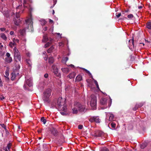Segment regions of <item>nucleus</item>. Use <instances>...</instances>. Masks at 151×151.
<instances>
[{"label": "nucleus", "instance_id": "nucleus-17", "mask_svg": "<svg viewBox=\"0 0 151 151\" xmlns=\"http://www.w3.org/2000/svg\"><path fill=\"white\" fill-rule=\"evenodd\" d=\"M76 76L75 73L73 72L70 73L68 76V77L69 78H74Z\"/></svg>", "mask_w": 151, "mask_h": 151}, {"label": "nucleus", "instance_id": "nucleus-1", "mask_svg": "<svg viewBox=\"0 0 151 151\" xmlns=\"http://www.w3.org/2000/svg\"><path fill=\"white\" fill-rule=\"evenodd\" d=\"M53 105L60 111L61 114L63 115L67 114V109L65 104V100L63 99L61 97H59L55 103H53Z\"/></svg>", "mask_w": 151, "mask_h": 151}, {"label": "nucleus", "instance_id": "nucleus-55", "mask_svg": "<svg viewBox=\"0 0 151 151\" xmlns=\"http://www.w3.org/2000/svg\"><path fill=\"white\" fill-rule=\"evenodd\" d=\"M46 146L47 145L46 144H44L43 145V148L45 150L46 149Z\"/></svg>", "mask_w": 151, "mask_h": 151}, {"label": "nucleus", "instance_id": "nucleus-48", "mask_svg": "<svg viewBox=\"0 0 151 151\" xmlns=\"http://www.w3.org/2000/svg\"><path fill=\"white\" fill-rule=\"evenodd\" d=\"M5 74L6 76H8L9 75V71L6 70L5 72Z\"/></svg>", "mask_w": 151, "mask_h": 151}, {"label": "nucleus", "instance_id": "nucleus-7", "mask_svg": "<svg viewBox=\"0 0 151 151\" xmlns=\"http://www.w3.org/2000/svg\"><path fill=\"white\" fill-rule=\"evenodd\" d=\"M52 72L57 77L60 78L61 76V74L59 72V70L57 68V65L55 64H53L52 66Z\"/></svg>", "mask_w": 151, "mask_h": 151}, {"label": "nucleus", "instance_id": "nucleus-19", "mask_svg": "<svg viewBox=\"0 0 151 151\" xmlns=\"http://www.w3.org/2000/svg\"><path fill=\"white\" fill-rule=\"evenodd\" d=\"M54 61V59L52 57H51L49 58L48 62L50 64H52Z\"/></svg>", "mask_w": 151, "mask_h": 151}, {"label": "nucleus", "instance_id": "nucleus-46", "mask_svg": "<svg viewBox=\"0 0 151 151\" xmlns=\"http://www.w3.org/2000/svg\"><path fill=\"white\" fill-rule=\"evenodd\" d=\"M127 17L129 18H132L133 17V16L132 14H130L128 15Z\"/></svg>", "mask_w": 151, "mask_h": 151}, {"label": "nucleus", "instance_id": "nucleus-23", "mask_svg": "<svg viewBox=\"0 0 151 151\" xmlns=\"http://www.w3.org/2000/svg\"><path fill=\"white\" fill-rule=\"evenodd\" d=\"M129 47L132 46H133V47H134V40L133 39L129 40Z\"/></svg>", "mask_w": 151, "mask_h": 151}, {"label": "nucleus", "instance_id": "nucleus-3", "mask_svg": "<svg viewBox=\"0 0 151 151\" xmlns=\"http://www.w3.org/2000/svg\"><path fill=\"white\" fill-rule=\"evenodd\" d=\"M22 7V5H19L16 8V19L15 18L14 19V24L17 25H19L21 22V20L19 18V14L22 13L23 11Z\"/></svg>", "mask_w": 151, "mask_h": 151}, {"label": "nucleus", "instance_id": "nucleus-41", "mask_svg": "<svg viewBox=\"0 0 151 151\" xmlns=\"http://www.w3.org/2000/svg\"><path fill=\"white\" fill-rule=\"evenodd\" d=\"M111 125L112 128H115L116 127V124L114 122H112L111 123Z\"/></svg>", "mask_w": 151, "mask_h": 151}, {"label": "nucleus", "instance_id": "nucleus-34", "mask_svg": "<svg viewBox=\"0 0 151 151\" xmlns=\"http://www.w3.org/2000/svg\"><path fill=\"white\" fill-rule=\"evenodd\" d=\"M41 121L44 124H45L46 122V120L44 117H42L41 119Z\"/></svg>", "mask_w": 151, "mask_h": 151}, {"label": "nucleus", "instance_id": "nucleus-49", "mask_svg": "<svg viewBox=\"0 0 151 151\" xmlns=\"http://www.w3.org/2000/svg\"><path fill=\"white\" fill-rule=\"evenodd\" d=\"M11 147V144L10 143H9L7 145V148L9 150Z\"/></svg>", "mask_w": 151, "mask_h": 151}, {"label": "nucleus", "instance_id": "nucleus-44", "mask_svg": "<svg viewBox=\"0 0 151 151\" xmlns=\"http://www.w3.org/2000/svg\"><path fill=\"white\" fill-rule=\"evenodd\" d=\"M13 41L15 43L16 42L19 43V40L18 39H16L15 38H14L13 39Z\"/></svg>", "mask_w": 151, "mask_h": 151}, {"label": "nucleus", "instance_id": "nucleus-5", "mask_svg": "<svg viewBox=\"0 0 151 151\" xmlns=\"http://www.w3.org/2000/svg\"><path fill=\"white\" fill-rule=\"evenodd\" d=\"M90 106L93 109L96 108V98L94 95H91L90 97Z\"/></svg>", "mask_w": 151, "mask_h": 151}, {"label": "nucleus", "instance_id": "nucleus-62", "mask_svg": "<svg viewBox=\"0 0 151 151\" xmlns=\"http://www.w3.org/2000/svg\"><path fill=\"white\" fill-rule=\"evenodd\" d=\"M3 47V45H2L1 43L0 42V48L1 49Z\"/></svg>", "mask_w": 151, "mask_h": 151}, {"label": "nucleus", "instance_id": "nucleus-27", "mask_svg": "<svg viewBox=\"0 0 151 151\" xmlns=\"http://www.w3.org/2000/svg\"><path fill=\"white\" fill-rule=\"evenodd\" d=\"M25 30L24 29H20L19 30V32L20 35H22L24 36L25 34Z\"/></svg>", "mask_w": 151, "mask_h": 151}, {"label": "nucleus", "instance_id": "nucleus-39", "mask_svg": "<svg viewBox=\"0 0 151 151\" xmlns=\"http://www.w3.org/2000/svg\"><path fill=\"white\" fill-rule=\"evenodd\" d=\"M15 78V76L14 73H12V76L11 78V79L12 81L14 80Z\"/></svg>", "mask_w": 151, "mask_h": 151}, {"label": "nucleus", "instance_id": "nucleus-61", "mask_svg": "<svg viewBox=\"0 0 151 151\" xmlns=\"http://www.w3.org/2000/svg\"><path fill=\"white\" fill-rule=\"evenodd\" d=\"M94 82L95 84V85H98V83L96 81L94 80Z\"/></svg>", "mask_w": 151, "mask_h": 151}, {"label": "nucleus", "instance_id": "nucleus-33", "mask_svg": "<svg viewBox=\"0 0 151 151\" xmlns=\"http://www.w3.org/2000/svg\"><path fill=\"white\" fill-rule=\"evenodd\" d=\"M54 47L53 46H51L47 50V52L48 53H51L52 50L54 49Z\"/></svg>", "mask_w": 151, "mask_h": 151}, {"label": "nucleus", "instance_id": "nucleus-53", "mask_svg": "<svg viewBox=\"0 0 151 151\" xmlns=\"http://www.w3.org/2000/svg\"><path fill=\"white\" fill-rule=\"evenodd\" d=\"M83 126L82 125H80L78 126V128L79 129H82L83 128Z\"/></svg>", "mask_w": 151, "mask_h": 151}, {"label": "nucleus", "instance_id": "nucleus-26", "mask_svg": "<svg viewBox=\"0 0 151 151\" xmlns=\"http://www.w3.org/2000/svg\"><path fill=\"white\" fill-rule=\"evenodd\" d=\"M48 40V38L46 35H44L43 36L42 42H46Z\"/></svg>", "mask_w": 151, "mask_h": 151}, {"label": "nucleus", "instance_id": "nucleus-60", "mask_svg": "<svg viewBox=\"0 0 151 151\" xmlns=\"http://www.w3.org/2000/svg\"><path fill=\"white\" fill-rule=\"evenodd\" d=\"M14 32L13 31H11L10 32V35H14Z\"/></svg>", "mask_w": 151, "mask_h": 151}, {"label": "nucleus", "instance_id": "nucleus-16", "mask_svg": "<svg viewBox=\"0 0 151 151\" xmlns=\"http://www.w3.org/2000/svg\"><path fill=\"white\" fill-rule=\"evenodd\" d=\"M82 79V76L80 75H79L77 76L76 79V81L79 82L81 81Z\"/></svg>", "mask_w": 151, "mask_h": 151}, {"label": "nucleus", "instance_id": "nucleus-12", "mask_svg": "<svg viewBox=\"0 0 151 151\" xmlns=\"http://www.w3.org/2000/svg\"><path fill=\"white\" fill-rule=\"evenodd\" d=\"M32 20L31 17H30L25 20L26 23L28 24L29 26H30L31 27H32L33 22Z\"/></svg>", "mask_w": 151, "mask_h": 151}, {"label": "nucleus", "instance_id": "nucleus-47", "mask_svg": "<svg viewBox=\"0 0 151 151\" xmlns=\"http://www.w3.org/2000/svg\"><path fill=\"white\" fill-rule=\"evenodd\" d=\"M137 104L138 106V107L139 108V107H140L141 106H143V104L142 103H139V104Z\"/></svg>", "mask_w": 151, "mask_h": 151}, {"label": "nucleus", "instance_id": "nucleus-36", "mask_svg": "<svg viewBox=\"0 0 151 151\" xmlns=\"http://www.w3.org/2000/svg\"><path fill=\"white\" fill-rule=\"evenodd\" d=\"M26 41V39L24 37H23L22 39V43L25 45Z\"/></svg>", "mask_w": 151, "mask_h": 151}, {"label": "nucleus", "instance_id": "nucleus-22", "mask_svg": "<svg viewBox=\"0 0 151 151\" xmlns=\"http://www.w3.org/2000/svg\"><path fill=\"white\" fill-rule=\"evenodd\" d=\"M9 46L11 47L12 48H13V47H16V43L13 41V42H10L9 44Z\"/></svg>", "mask_w": 151, "mask_h": 151}, {"label": "nucleus", "instance_id": "nucleus-14", "mask_svg": "<svg viewBox=\"0 0 151 151\" xmlns=\"http://www.w3.org/2000/svg\"><path fill=\"white\" fill-rule=\"evenodd\" d=\"M107 103V99L106 98H102L100 100V103L101 105H106Z\"/></svg>", "mask_w": 151, "mask_h": 151}, {"label": "nucleus", "instance_id": "nucleus-15", "mask_svg": "<svg viewBox=\"0 0 151 151\" xmlns=\"http://www.w3.org/2000/svg\"><path fill=\"white\" fill-rule=\"evenodd\" d=\"M51 134L54 136H56L57 135L58 132L53 127H52L50 129Z\"/></svg>", "mask_w": 151, "mask_h": 151}, {"label": "nucleus", "instance_id": "nucleus-35", "mask_svg": "<svg viewBox=\"0 0 151 151\" xmlns=\"http://www.w3.org/2000/svg\"><path fill=\"white\" fill-rule=\"evenodd\" d=\"M40 22H41V24L42 26L45 25L46 23V21L44 19H41Z\"/></svg>", "mask_w": 151, "mask_h": 151}, {"label": "nucleus", "instance_id": "nucleus-64", "mask_svg": "<svg viewBox=\"0 0 151 151\" xmlns=\"http://www.w3.org/2000/svg\"><path fill=\"white\" fill-rule=\"evenodd\" d=\"M43 30L45 31H46L47 30V27H45L44 28H43Z\"/></svg>", "mask_w": 151, "mask_h": 151}, {"label": "nucleus", "instance_id": "nucleus-9", "mask_svg": "<svg viewBox=\"0 0 151 151\" xmlns=\"http://www.w3.org/2000/svg\"><path fill=\"white\" fill-rule=\"evenodd\" d=\"M89 121L91 122H95L96 123H100L101 121V120L99 118V116H93L90 117L89 119Z\"/></svg>", "mask_w": 151, "mask_h": 151}, {"label": "nucleus", "instance_id": "nucleus-2", "mask_svg": "<svg viewBox=\"0 0 151 151\" xmlns=\"http://www.w3.org/2000/svg\"><path fill=\"white\" fill-rule=\"evenodd\" d=\"M85 106L84 105L81 104L80 103H75L74 104L73 108L72 109V113L74 114H76L78 111L81 112L84 111L85 110Z\"/></svg>", "mask_w": 151, "mask_h": 151}, {"label": "nucleus", "instance_id": "nucleus-21", "mask_svg": "<svg viewBox=\"0 0 151 151\" xmlns=\"http://www.w3.org/2000/svg\"><path fill=\"white\" fill-rule=\"evenodd\" d=\"M5 61L8 63H10L12 61V58L11 57H6L5 58Z\"/></svg>", "mask_w": 151, "mask_h": 151}, {"label": "nucleus", "instance_id": "nucleus-29", "mask_svg": "<svg viewBox=\"0 0 151 151\" xmlns=\"http://www.w3.org/2000/svg\"><path fill=\"white\" fill-rule=\"evenodd\" d=\"M26 63L29 65V66L31 67L32 64L30 60L29 59H27L26 60Z\"/></svg>", "mask_w": 151, "mask_h": 151}, {"label": "nucleus", "instance_id": "nucleus-54", "mask_svg": "<svg viewBox=\"0 0 151 151\" xmlns=\"http://www.w3.org/2000/svg\"><path fill=\"white\" fill-rule=\"evenodd\" d=\"M26 55L29 57H30L31 56L29 52H27L26 53Z\"/></svg>", "mask_w": 151, "mask_h": 151}, {"label": "nucleus", "instance_id": "nucleus-4", "mask_svg": "<svg viewBox=\"0 0 151 151\" xmlns=\"http://www.w3.org/2000/svg\"><path fill=\"white\" fill-rule=\"evenodd\" d=\"M51 90L50 88L46 89L44 92L43 99L46 102H48L49 97L51 95Z\"/></svg>", "mask_w": 151, "mask_h": 151}, {"label": "nucleus", "instance_id": "nucleus-31", "mask_svg": "<svg viewBox=\"0 0 151 151\" xmlns=\"http://www.w3.org/2000/svg\"><path fill=\"white\" fill-rule=\"evenodd\" d=\"M83 69L86 72V73H87L90 76L91 78H93L92 76L88 70L85 68H83Z\"/></svg>", "mask_w": 151, "mask_h": 151}, {"label": "nucleus", "instance_id": "nucleus-38", "mask_svg": "<svg viewBox=\"0 0 151 151\" xmlns=\"http://www.w3.org/2000/svg\"><path fill=\"white\" fill-rule=\"evenodd\" d=\"M24 86L23 87L25 90H27L28 91H29V86Z\"/></svg>", "mask_w": 151, "mask_h": 151}, {"label": "nucleus", "instance_id": "nucleus-6", "mask_svg": "<svg viewBox=\"0 0 151 151\" xmlns=\"http://www.w3.org/2000/svg\"><path fill=\"white\" fill-rule=\"evenodd\" d=\"M32 3L31 0H24L23 6L25 8H27L30 11L32 10V9L31 4Z\"/></svg>", "mask_w": 151, "mask_h": 151}, {"label": "nucleus", "instance_id": "nucleus-24", "mask_svg": "<svg viewBox=\"0 0 151 151\" xmlns=\"http://www.w3.org/2000/svg\"><path fill=\"white\" fill-rule=\"evenodd\" d=\"M0 37L4 40H7V38L4 33H2L0 34Z\"/></svg>", "mask_w": 151, "mask_h": 151}, {"label": "nucleus", "instance_id": "nucleus-40", "mask_svg": "<svg viewBox=\"0 0 151 151\" xmlns=\"http://www.w3.org/2000/svg\"><path fill=\"white\" fill-rule=\"evenodd\" d=\"M50 44L51 43L50 42H48L44 46V47L45 48H46L48 47Z\"/></svg>", "mask_w": 151, "mask_h": 151}, {"label": "nucleus", "instance_id": "nucleus-32", "mask_svg": "<svg viewBox=\"0 0 151 151\" xmlns=\"http://www.w3.org/2000/svg\"><path fill=\"white\" fill-rule=\"evenodd\" d=\"M37 88L40 91H42L44 88L43 86H38Z\"/></svg>", "mask_w": 151, "mask_h": 151}, {"label": "nucleus", "instance_id": "nucleus-10", "mask_svg": "<svg viewBox=\"0 0 151 151\" xmlns=\"http://www.w3.org/2000/svg\"><path fill=\"white\" fill-rule=\"evenodd\" d=\"M26 81L25 85H31L32 84V78L31 77L28 78L25 77Z\"/></svg>", "mask_w": 151, "mask_h": 151}, {"label": "nucleus", "instance_id": "nucleus-37", "mask_svg": "<svg viewBox=\"0 0 151 151\" xmlns=\"http://www.w3.org/2000/svg\"><path fill=\"white\" fill-rule=\"evenodd\" d=\"M147 145L145 143H142L140 146L141 148V149H144L146 147Z\"/></svg>", "mask_w": 151, "mask_h": 151}, {"label": "nucleus", "instance_id": "nucleus-45", "mask_svg": "<svg viewBox=\"0 0 151 151\" xmlns=\"http://www.w3.org/2000/svg\"><path fill=\"white\" fill-rule=\"evenodd\" d=\"M101 151H109L108 149L106 147L104 148L101 150Z\"/></svg>", "mask_w": 151, "mask_h": 151}, {"label": "nucleus", "instance_id": "nucleus-42", "mask_svg": "<svg viewBox=\"0 0 151 151\" xmlns=\"http://www.w3.org/2000/svg\"><path fill=\"white\" fill-rule=\"evenodd\" d=\"M138 108H139L138 107V106L137 105V104H136L135 105V106H134V108H133V109L134 111H136V110L138 109Z\"/></svg>", "mask_w": 151, "mask_h": 151}, {"label": "nucleus", "instance_id": "nucleus-50", "mask_svg": "<svg viewBox=\"0 0 151 151\" xmlns=\"http://www.w3.org/2000/svg\"><path fill=\"white\" fill-rule=\"evenodd\" d=\"M0 30L2 32H3L4 31H5L6 29L4 27L1 28H0Z\"/></svg>", "mask_w": 151, "mask_h": 151}, {"label": "nucleus", "instance_id": "nucleus-25", "mask_svg": "<svg viewBox=\"0 0 151 151\" xmlns=\"http://www.w3.org/2000/svg\"><path fill=\"white\" fill-rule=\"evenodd\" d=\"M108 116H109V121H111L114 119V115L112 114H108Z\"/></svg>", "mask_w": 151, "mask_h": 151}, {"label": "nucleus", "instance_id": "nucleus-56", "mask_svg": "<svg viewBox=\"0 0 151 151\" xmlns=\"http://www.w3.org/2000/svg\"><path fill=\"white\" fill-rule=\"evenodd\" d=\"M0 99L1 100H3V99H4L5 97L2 96H1L0 97Z\"/></svg>", "mask_w": 151, "mask_h": 151}, {"label": "nucleus", "instance_id": "nucleus-18", "mask_svg": "<svg viewBox=\"0 0 151 151\" xmlns=\"http://www.w3.org/2000/svg\"><path fill=\"white\" fill-rule=\"evenodd\" d=\"M61 70L63 71V72L66 73H67L70 71V70H69V69L68 68H62Z\"/></svg>", "mask_w": 151, "mask_h": 151}, {"label": "nucleus", "instance_id": "nucleus-8", "mask_svg": "<svg viewBox=\"0 0 151 151\" xmlns=\"http://www.w3.org/2000/svg\"><path fill=\"white\" fill-rule=\"evenodd\" d=\"M14 52V59L16 62L21 61V55L20 53L18 50L17 49L16 47H15L13 49Z\"/></svg>", "mask_w": 151, "mask_h": 151}, {"label": "nucleus", "instance_id": "nucleus-52", "mask_svg": "<svg viewBox=\"0 0 151 151\" xmlns=\"http://www.w3.org/2000/svg\"><path fill=\"white\" fill-rule=\"evenodd\" d=\"M6 55L7 57H10V55L9 52H7L6 54Z\"/></svg>", "mask_w": 151, "mask_h": 151}, {"label": "nucleus", "instance_id": "nucleus-11", "mask_svg": "<svg viewBox=\"0 0 151 151\" xmlns=\"http://www.w3.org/2000/svg\"><path fill=\"white\" fill-rule=\"evenodd\" d=\"M91 88V91H100V89L99 87V86H88Z\"/></svg>", "mask_w": 151, "mask_h": 151}, {"label": "nucleus", "instance_id": "nucleus-59", "mask_svg": "<svg viewBox=\"0 0 151 151\" xmlns=\"http://www.w3.org/2000/svg\"><path fill=\"white\" fill-rule=\"evenodd\" d=\"M63 45V43L62 42H60L59 43V45L60 46H62Z\"/></svg>", "mask_w": 151, "mask_h": 151}, {"label": "nucleus", "instance_id": "nucleus-63", "mask_svg": "<svg viewBox=\"0 0 151 151\" xmlns=\"http://www.w3.org/2000/svg\"><path fill=\"white\" fill-rule=\"evenodd\" d=\"M20 68V65H18L17 66H16V68L17 69H19Z\"/></svg>", "mask_w": 151, "mask_h": 151}, {"label": "nucleus", "instance_id": "nucleus-58", "mask_svg": "<svg viewBox=\"0 0 151 151\" xmlns=\"http://www.w3.org/2000/svg\"><path fill=\"white\" fill-rule=\"evenodd\" d=\"M44 76L45 78H47L48 76V74L47 73H46L44 75Z\"/></svg>", "mask_w": 151, "mask_h": 151}, {"label": "nucleus", "instance_id": "nucleus-13", "mask_svg": "<svg viewBox=\"0 0 151 151\" xmlns=\"http://www.w3.org/2000/svg\"><path fill=\"white\" fill-rule=\"evenodd\" d=\"M93 135L95 137H101L103 134L102 132L100 131H96L93 132Z\"/></svg>", "mask_w": 151, "mask_h": 151}, {"label": "nucleus", "instance_id": "nucleus-30", "mask_svg": "<svg viewBox=\"0 0 151 151\" xmlns=\"http://www.w3.org/2000/svg\"><path fill=\"white\" fill-rule=\"evenodd\" d=\"M68 58L67 57L63 58L62 60V62L63 63H65L68 60Z\"/></svg>", "mask_w": 151, "mask_h": 151}, {"label": "nucleus", "instance_id": "nucleus-51", "mask_svg": "<svg viewBox=\"0 0 151 151\" xmlns=\"http://www.w3.org/2000/svg\"><path fill=\"white\" fill-rule=\"evenodd\" d=\"M121 15V13H118L117 14V13H116V16L117 18L119 17Z\"/></svg>", "mask_w": 151, "mask_h": 151}, {"label": "nucleus", "instance_id": "nucleus-43", "mask_svg": "<svg viewBox=\"0 0 151 151\" xmlns=\"http://www.w3.org/2000/svg\"><path fill=\"white\" fill-rule=\"evenodd\" d=\"M0 125L2 128L4 129L5 130L6 129V126L4 124H0Z\"/></svg>", "mask_w": 151, "mask_h": 151}, {"label": "nucleus", "instance_id": "nucleus-57", "mask_svg": "<svg viewBox=\"0 0 151 151\" xmlns=\"http://www.w3.org/2000/svg\"><path fill=\"white\" fill-rule=\"evenodd\" d=\"M53 2H54L53 6L52 7L51 6V8H52L54 6V5L56 4V1H55V0H53Z\"/></svg>", "mask_w": 151, "mask_h": 151}, {"label": "nucleus", "instance_id": "nucleus-28", "mask_svg": "<svg viewBox=\"0 0 151 151\" xmlns=\"http://www.w3.org/2000/svg\"><path fill=\"white\" fill-rule=\"evenodd\" d=\"M146 27L149 29H151V22H148L146 25Z\"/></svg>", "mask_w": 151, "mask_h": 151}, {"label": "nucleus", "instance_id": "nucleus-20", "mask_svg": "<svg viewBox=\"0 0 151 151\" xmlns=\"http://www.w3.org/2000/svg\"><path fill=\"white\" fill-rule=\"evenodd\" d=\"M9 11L7 10L3 11L2 13L5 17L7 18L9 16Z\"/></svg>", "mask_w": 151, "mask_h": 151}]
</instances>
